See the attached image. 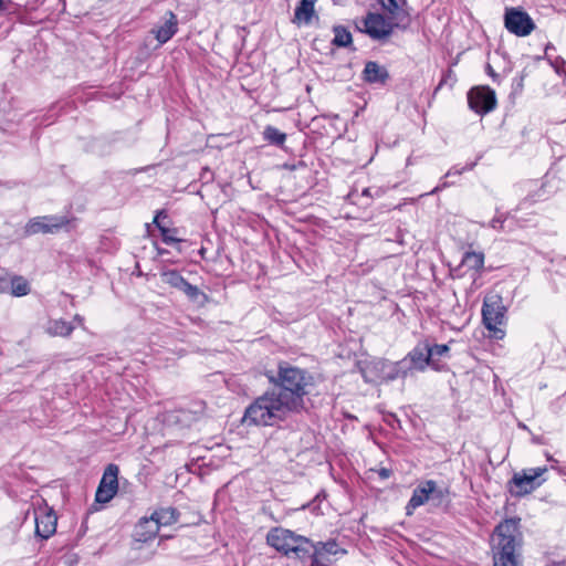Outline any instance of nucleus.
Here are the masks:
<instances>
[{"instance_id": "1", "label": "nucleus", "mask_w": 566, "mask_h": 566, "mask_svg": "<svg viewBox=\"0 0 566 566\" xmlns=\"http://www.w3.org/2000/svg\"><path fill=\"white\" fill-rule=\"evenodd\" d=\"M274 385L258 397L244 411L243 422L251 426H277L291 413L305 409V397L314 387V377L305 369L287 363L279 365L275 376H269Z\"/></svg>"}, {"instance_id": "2", "label": "nucleus", "mask_w": 566, "mask_h": 566, "mask_svg": "<svg viewBox=\"0 0 566 566\" xmlns=\"http://www.w3.org/2000/svg\"><path fill=\"white\" fill-rule=\"evenodd\" d=\"M523 534L518 518H506L492 536L493 566H520Z\"/></svg>"}, {"instance_id": "3", "label": "nucleus", "mask_w": 566, "mask_h": 566, "mask_svg": "<svg viewBox=\"0 0 566 566\" xmlns=\"http://www.w3.org/2000/svg\"><path fill=\"white\" fill-rule=\"evenodd\" d=\"M266 542L286 557L298 560H301L302 555L308 554L311 548L310 538L282 527L271 530L266 535Z\"/></svg>"}, {"instance_id": "4", "label": "nucleus", "mask_w": 566, "mask_h": 566, "mask_svg": "<svg viewBox=\"0 0 566 566\" xmlns=\"http://www.w3.org/2000/svg\"><path fill=\"white\" fill-rule=\"evenodd\" d=\"M407 361H390L387 359H375L361 368V375L366 382L392 381L398 378H406Z\"/></svg>"}, {"instance_id": "5", "label": "nucleus", "mask_w": 566, "mask_h": 566, "mask_svg": "<svg viewBox=\"0 0 566 566\" xmlns=\"http://www.w3.org/2000/svg\"><path fill=\"white\" fill-rule=\"evenodd\" d=\"M506 307L500 295H492L484 298L482 306V319L485 327L492 333V337L502 339L505 332L500 327L505 322Z\"/></svg>"}, {"instance_id": "6", "label": "nucleus", "mask_w": 566, "mask_h": 566, "mask_svg": "<svg viewBox=\"0 0 566 566\" xmlns=\"http://www.w3.org/2000/svg\"><path fill=\"white\" fill-rule=\"evenodd\" d=\"M160 279L170 287L182 292L189 301L200 305L207 302V295L198 286L190 284L177 270L163 271Z\"/></svg>"}, {"instance_id": "7", "label": "nucleus", "mask_w": 566, "mask_h": 566, "mask_svg": "<svg viewBox=\"0 0 566 566\" xmlns=\"http://www.w3.org/2000/svg\"><path fill=\"white\" fill-rule=\"evenodd\" d=\"M504 25L510 33L516 36H527L535 29L533 19L521 8L505 9Z\"/></svg>"}, {"instance_id": "8", "label": "nucleus", "mask_w": 566, "mask_h": 566, "mask_svg": "<svg viewBox=\"0 0 566 566\" xmlns=\"http://www.w3.org/2000/svg\"><path fill=\"white\" fill-rule=\"evenodd\" d=\"M395 27V21L389 22L379 13H368L360 24H357L359 31L365 32L374 40L388 38Z\"/></svg>"}, {"instance_id": "9", "label": "nucleus", "mask_w": 566, "mask_h": 566, "mask_svg": "<svg viewBox=\"0 0 566 566\" xmlns=\"http://www.w3.org/2000/svg\"><path fill=\"white\" fill-rule=\"evenodd\" d=\"M69 223L65 217L60 216H42L35 217L28 221L24 227L27 235H34L38 233H56Z\"/></svg>"}, {"instance_id": "10", "label": "nucleus", "mask_w": 566, "mask_h": 566, "mask_svg": "<svg viewBox=\"0 0 566 566\" xmlns=\"http://www.w3.org/2000/svg\"><path fill=\"white\" fill-rule=\"evenodd\" d=\"M118 473L119 469L116 464L111 463L106 467L95 493L96 502L107 503L116 495L118 490Z\"/></svg>"}, {"instance_id": "11", "label": "nucleus", "mask_w": 566, "mask_h": 566, "mask_svg": "<svg viewBox=\"0 0 566 566\" xmlns=\"http://www.w3.org/2000/svg\"><path fill=\"white\" fill-rule=\"evenodd\" d=\"M468 103L475 113L486 114L496 106L495 92L489 86L471 88L468 93Z\"/></svg>"}, {"instance_id": "12", "label": "nucleus", "mask_w": 566, "mask_h": 566, "mask_svg": "<svg viewBox=\"0 0 566 566\" xmlns=\"http://www.w3.org/2000/svg\"><path fill=\"white\" fill-rule=\"evenodd\" d=\"M546 469L532 470V474H520L515 473L512 480L509 482V490L514 496H523L533 492L541 482L537 479Z\"/></svg>"}, {"instance_id": "13", "label": "nucleus", "mask_w": 566, "mask_h": 566, "mask_svg": "<svg viewBox=\"0 0 566 566\" xmlns=\"http://www.w3.org/2000/svg\"><path fill=\"white\" fill-rule=\"evenodd\" d=\"M401 361H407V375L412 374L413 370L423 371L426 367L430 363V350L428 343H419L417 344L412 350L408 353V355L401 359Z\"/></svg>"}, {"instance_id": "14", "label": "nucleus", "mask_w": 566, "mask_h": 566, "mask_svg": "<svg viewBox=\"0 0 566 566\" xmlns=\"http://www.w3.org/2000/svg\"><path fill=\"white\" fill-rule=\"evenodd\" d=\"M35 535L42 539H48L56 531L57 517L55 513L48 507L39 509L34 512Z\"/></svg>"}, {"instance_id": "15", "label": "nucleus", "mask_w": 566, "mask_h": 566, "mask_svg": "<svg viewBox=\"0 0 566 566\" xmlns=\"http://www.w3.org/2000/svg\"><path fill=\"white\" fill-rule=\"evenodd\" d=\"M522 190H525L527 195L521 200L517 209H526L537 201L545 200L549 192L546 190L545 182H538L537 180H528L521 185Z\"/></svg>"}, {"instance_id": "16", "label": "nucleus", "mask_w": 566, "mask_h": 566, "mask_svg": "<svg viewBox=\"0 0 566 566\" xmlns=\"http://www.w3.org/2000/svg\"><path fill=\"white\" fill-rule=\"evenodd\" d=\"M384 10L389 13L391 21H395L396 28H407L410 22V15L405 9V0H379Z\"/></svg>"}, {"instance_id": "17", "label": "nucleus", "mask_w": 566, "mask_h": 566, "mask_svg": "<svg viewBox=\"0 0 566 566\" xmlns=\"http://www.w3.org/2000/svg\"><path fill=\"white\" fill-rule=\"evenodd\" d=\"M178 31V19L172 11H167L161 24L151 30L159 44L167 43Z\"/></svg>"}, {"instance_id": "18", "label": "nucleus", "mask_w": 566, "mask_h": 566, "mask_svg": "<svg viewBox=\"0 0 566 566\" xmlns=\"http://www.w3.org/2000/svg\"><path fill=\"white\" fill-rule=\"evenodd\" d=\"M432 490L433 480H427L420 483L412 492V495L406 506V514L411 515L413 510L429 502Z\"/></svg>"}, {"instance_id": "19", "label": "nucleus", "mask_w": 566, "mask_h": 566, "mask_svg": "<svg viewBox=\"0 0 566 566\" xmlns=\"http://www.w3.org/2000/svg\"><path fill=\"white\" fill-rule=\"evenodd\" d=\"M159 532L158 524L156 523V520L150 516L148 517H142L138 523L135 526L134 530V538L137 542L140 543H147L151 539H154Z\"/></svg>"}, {"instance_id": "20", "label": "nucleus", "mask_w": 566, "mask_h": 566, "mask_svg": "<svg viewBox=\"0 0 566 566\" xmlns=\"http://www.w3.org/2000/svg\"><path fill=\"white\" fill-rule=\"evenodd\" d=\"M317 0H301L294 11L293 23L298 25H308L314 18L318 19L315 13V3Z\"/></svg>"}, {"instance_id": "21", "label": "nucleus", "mask_w": 566, "mask_h": 566, "mask_svg": "<svg viewBox=\"0 0 566 566\" xmlns=\"http://www.w3.org/2000/svg\"><path fill=\"white\" fill-rule=\"evenodd\" d=\"M363 77L367 83L384 84L388 80L389 74L386 67L379 65L377 62L369 61L365 64Z\"/></svg>"}, {"instance_id": "22", "label": "nucleus", "mask_w": 566, "mask_h": 566, "mask_svg": "<svg viewBox=\"0 0 566 566\" xmlns=\"http://www.w3.org/2000/svg\"><path fill=\"white\" fill-rule=\"evenodd\" d=\"M158 527L169 526L178 522L180 513L172 506L159 507L151 513Z\"/></svg>"}, {"instance_id": "23", "label": "nucleus", "mask_w": 566, "mask_h": 566, "mask_svg": "<svg viewBox=\"0 0 566 566\" xmlns=\"http://www.w3.org/2000/svg\"><path fill=\"white\" fill-rule=\"evenodd\" d=\"M308 554H304L301 557V562L304 566H329L331 558L323 551L314 547V542L311 541V548Z\"/></svg>"}, {"instance_id": "24", "label": "nucleus", "mask_w": 566, "mask_h": 566, "mask_svg": "<svg viewBox=\"0 0 566 566\" xmlns=\"http://www.w3.org/2000/svg\"><path fill=\"white\" fill-rule=\"evenodd\" d=\"M74 325L70 322H66L62 318L60 319H50L45 326V331L51 336H61L67 337L74 331Z\"/></svg>"}, {"instance_id": "25", "label": "nucleus", "mask_w": 566, "mask_h": 566, "mask_svg": "<svg viewBox=\"0 0 566 566\" xmlns=\"http://www.w3.org/2000/svg\"><path fill=\"white\" fill-rule=\"evenodd\" d=\"M462 265L479 272L484 266V254L482 252L468 251L462 258Z\"/></svg>"}, {"instance_id": "26", "label": "nucleus", "mask_w": 566, "mask_h": 566, "mask_svg": "<svg viewBox=\"0 0 566 566\" xmlns=\"http://www.w3.org/2000/svg\"><path fill=\"white\" fill-rule=\"evenodd\" d=\"M263 137L266 142L275 146H282L286 140V134L271 125L264 128Z\"/></svg>"}, {"instance_id": "27", "label": "nucleus", "mask_w": 566, "mask_h": 566, "mask_svg": "<svg viewBox=\"0 0 566 566\" xmlns=\"http://www.w3.org/2000/svg\"><path fill=\"white\" fill-rule=\"evenodd\" d=\"M30 293V285L22 276L11 279L10 294L13 296H24Z\"/></svg>"}, {"instance_id": "28", "label": "nucleus", "mask_w": 566, "mask_h": 566, "mask_svg": "<svg viewBox=\"0 0 566 566\" xmlns=\"http://www.w3.org/2000/svg\"><path fill=\"white\" fill-rule=\"evenodd\" d=\"M164 216V217H167L166 216V212L165 211H158L157 214L155 216L154 218V223L158 227V229L160 230L161 232V237H163V242L166 243V244H174V243H177V242H180L179 239H177L176 237H174L171 233L175 232L176 230H170L168 228H165L163 227L160 223H159V218Z\"/></svg>"}, {"instance_id": "29", "label": "nucleus", "mask_w": 566, "mask_h": 566, "mask_svg": "<svg viewBox=\"0 0 566 566\" xmlns=\"http://www.w3.org/2000/svg\"><path fill=\"white\" fill-rule=\"evenodd\" d=\"M314 547L316 549L323 551L326 555H345L346 549L339 548L337 542L335 539H328L327 542H316L314 543Z\"/></svg>"}, {"instance_id": "30", "label": "nucleus", "mask_w": 566, "mask_h": 566, "mask_svg": "<svg viewBox=\"0 0 566 566\" xmlns=\"http://www.w3.org/2000/svg\"><path fill=\"white\" fill-rule=\"evenodd\" d=\"M333 44L339 48H346L352 43V34L342 25L334 27Z\"/></svg>"}, {"instance_id": "31", "label": "nucleus", "mask_w": 566, "mask_h": 566, "mask_svg": "<svg viewBox=\"0 0 566 566\" xmlns=\"http://www.w3.org/2000/svg\"><path fill=\"white\" fill-rule=\"evenodd\" d=\"M449 489L444 486H438L437 482L433 481V490L430 493V501L434 505H442L449 501Z\"/></svg>"}, {"instance_id": "32", "label": "nucleus", "mask_w": 566, "mask_h": 566, "mask_svg": "<svg viewBox=\"0 0 566 566\" xmlns=\"http://www.w3.org/2000/svg\"><path fill=\"white\" fill-rule=\"evenodd\" d=\"M429 350H430V359H431L432 357L443 356L447 352H449V346L444 345V344H436L433 346L429 345Z\"/></svg>"}, {"instance_id": "33", "label": "nucleus", "mask_w": 566, "mask_h": 566, "mask_svg": "<svg viewBox=\"0 0 566 566\" xmlns=\"http://www.w3.org/2000/svg\"><path fill=\"white\" fill-rule=\"evenodd\" d=\"M506 218L502 216H496L490 221V227L495 230H503Z\"/></svg>"}, {"instance_id": "34", "label": "nucleus", "mask_w": 566, "mask_h": 566, "mask_svg": "<svg viewBox=\"0 0 566 566\" xmlns=\"http://www.w3.org/2000/svg\"><path fill=\"white\" fill-rule=\"evenodd\" d=\"M475 164H471L469 166H465V167H462V168H459L458 166H453L452 168H450L448 170V172L446 174L444 177H450V176H454V175H461L464 170H470L474 167Z\"/></svg>"}, {"instance_id": "35", "label": "nucleus", "mask_w": 566, "mask_h": 566, "mask_svg": "<svg viewBox=\"0 0 566 566\" xmlns=\"http://www.w3.org/2000/svg\"><path fill=\"white\" fill-rule=\"evenodd\" d=\"M11 279L0 276V293H10Z\"/></svg>"}, {"instance_id": "36", "label": "nucleus", "mask_w": 566, "mask_h": 566, "mask_svg": "<svg viewBox=\"0 0 566 566\" xmlns=\"http://www.w3.org/2000/svg\"><path fill=\"white\" fill-rule=\"evenodd\" d=\"M378 474L379 476H381L382 479H387L390 476L391 474V471L387 468H381L380 470H378Z\"/></svg>"}, {"instance_id": "37", "label": "nucleus", "mask_w": 566, "mask_h": 566, "mask_svg": "<svg viewBox=\"0 0 566 566\" xmlns=\"http://www.w3.org/2000/svg\"><path fill=\"white\" fill-rule=\"evenodd\" d=\"M555 69L558 73H566V63L564 61L556 63Z\"/></svg>"}, {"instance_id": "38", "label": "nucleus", "mask_w": 566, "mask_h": 566, "mask_svg": "<svg viewBox=\"0 0 566 566\" xmlns=\"http://www.w3.org/2000/svg\"><path fill=\"white\" fill-rule=\"evenodd\" d=\"M447 186H448V184H447V182H443V184H441L440 186H437L436 188H433L429 193H430V195H433V193L438 192L439 190H441L442 188H444V187H447Z\"/></svg>"}, {"instance_id": "39", "label": "nucleus", "mask_w": 566, "mask_h": 566, "mask_svg": "<svg viewBox=\"0 0 566 566\" xmlns=\"http://www.w3.org/2000/svg\"><path fill=\"white\" fill-rule=\"evenodd\" d=\"M74 322H76L80 326H82V325H83V323H84V317H83V316H81V315H78V314H76V315L74 316Z\"/></svg>"}, {"instance_id": "40", "label": "nucleus", "mask_w": 566, "mask_h": 566, "mask_svg": "<svg viewBox=\"0 0 566 566\" xmlns=\"http://www.w3.org/2000/svg\"><path fill=\"white\" fill-rule=\"evenodd\" d=\"M486 72H488L489 75H491L493 77L496 75L494 70L492 69V66L490 64L486 65Z\"/></svg>"}, {"instance_id": "41", "label": "nucleus", "mask_w": 566, "mask_h": 566, "mask_svg": "<svg viewBox=\"0 0 566 566\" xmlns=\"http://www.w3.org/2000/svg\"><path fill=\"white\" fill-rule=\"evenodd\" d=\"M363 195H365V196H369V189H365V190L363 191Z\"/></svg>"}, {"instance_id": "42", "label": "nucleus", "mask_w": 566, "mask_h": 566, "mask_svg": "<svg viewBox=\"0 0 566 566\" xmlns=\"http://www.w3.org/2000/svg\"><path fill=\"white\" fill-rule=\"evenodd\" d=\"M3 8V1L0 0V10Z\"/></svg>"}, {"instance_id": "43", "label": "nucleus", "mask_w": 566, "mask_h": 566, "mask_svg": "<svg viewBox=\"0 0 566 566\" xmlns=\"http://www.w3.org/2000/svg\"><path fill=\"white\" fill-rule=\"evenodd\" d=\"M558 566H566V562L559 564Z\"/></svg>"}]
</instances>
